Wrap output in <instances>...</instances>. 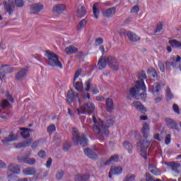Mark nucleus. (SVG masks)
<instances>
[{"instance_id":"obj_1","label":"nucleus","mask_w":181,"mask_h":181,"mask_svg":"<svg viewBox=\"0 0 181 181\" xmlns=\"http://www.w3.org/2000/svg\"><path fill=\"white\" fill-rule=\"evenodd\" d=\"M93 121L95 125L93 126V131L96 134V135H101L102 136H110V131L108 130L110 127L114 125L115 119L112 116H107L105 118V122H103L101 119H97L95 115H93Z\"/></svg>"},{"instance_id":"obj_2","label":"nucleus","mask_w":181,"mask_h":181,"mask_svg":"<svg viewBox=\"0 0 181 181\" xmlns=\"http://www.w3.org/2000/svg\"><path fill=\"white\" fill-rule=\"evenodd\" d=\"M137 78H139V81H136L135 86L130 88V95L136 100H139V98H137L138 95L141 100H145L146 98V86H145L144 80L148 78V76H146L145 71H141L138 74Z\"/></svg>"},{"instance_id":"obj_3","label":"nucleus","mask_w":181,"mask_h":181,"mask_svg":"<svg viewBox=\"0 0 181 181\" xmlns=\"http://www.w3.org/2000/svg\"><path fill=\"white\" fill-rule=\"evenodd\" d=\"M45 57H47V62L51 67H59V69H63V64H62V62L59 59V55L53 53L50 50H46Z\"/></svg>"},{"instance_id":"obj_4","label":"nucleus","mask_w":181,"mask_h":181,"mask_svg":"<svg viewBox=\"0 0 181 181\" xmlns=\"http://www.w3.org/2000/svg\"><path fill=\"white\" fill-rule=\"evenodd\" d=\"M73 132V141L74 144H80L81 146H86L87 144H88V139L86 137L85 134H82L81 136L78 135V132L76 128L72 129Z\"/></svg>"},{"instance_id":"obj_5","label":"nucleus","mask_w":181,"mask_h":181,"mask_svg":"<svg viewBox=\"0 0 181 181\" xmlns=\"http://www.w3.org/2000/svg\"><path fill=\"white\" fill-rule=\"evenodd\" d=\"M95 110V105L94 103L89 102L83 104L80 108L77 109L78 115H81V114H93Z\"/></svg>"},{"instance_id":"obj_6","label":"nucleus","mask_w":181,"mask_h":181,"mask_svg":"<svg viewBox=\"0 0 181 181\" xmlns=\"http://www.w3.org/2000/svg\"><path fill=\"white\" fill-rule=\"evenodd\" d=\"M151 146V142L146 140L140 141L137 143V149L140 151L141 156L145 160L148 159V153L146 150Z\"/></svg>"},{"instance_id":"obj_7","label":"nucleus","mask_w":181,"mask_h":181,"mask_svg":"<svg viewBox=\"0 0 181 181\" xmlns=\"http://www.w3.org/2000/svg\"><path fill=\"white\" fill-rule=\"evenodd\" d=\"M66 98L69 104H73L74 101H78L79 104H81V100H80L78 93L74 92L73 90L68 91Z\"/></svg>"},{"instance_id":"obj_8","label":"nucleus","mask_w":181,"mask_h":181,"mask_svg":"<svg viewBox=\"0 0 181 181\" xmlns=\"http://www.w3.org/2000/svg\"><path fill=\"white\" fill-rule=\"evenodd\" d=\"M8 179H12V177L16 178V177H13V175H19L21 173V168L19 165L13 163L8 165Z\"/></svg>"},{"instance_id":"obj_9","label":"nucleus","mask_w":181,"mask_h":181,"mask_svg":"<svg viewBox=\"0 0 181 181\" xmlns=\"http://www.w3.org/2000/svg\"><path fill=\"white\" fill-rule=\"evenodd\" d=\"M107 63L112 70H119V64L118 59L114 56H108L107 57Z\"/></svg>"},{"instance_id":"obj_10","label":"nucleus","mask_w":181,"mask_h":181,"mask_svg":"<svg viewBox=\"0 0 181 181\" xmlns=\"http://www.w3.org/2000/svg\"><path fill=\"white\" fill-rule=\"evenodd\" d=\"M165 122L166 127L169 128L170 129H175V131H180V129H179V126H177V122L175 121V119L172 118L166 117L165 118Z\"/></svg>"},{"instance_id":"obj_11","label":"nucleus","mask_w":181,"mask_h":181,"mask_svg":"<svg viewBox=\"0 0 181 181\" xmlns=\"http://www.w3.org/2000/svg\"><path fill=\"white\" fill-rule=\"evenodd\" d=\"M66 10L67 6H66V4H58L54 6L52 8V12L54 13H57V15H62V13H63V12H65V11Z\"/></svg>"},{"instance_id":"obj_12","label":"nucleus","mask_w":181,"mask_h":181,"mask_svg":"<svg viewBox=\"0 0 181 181\" xmlns=\"http://www.w3.org/2000/svg\"><path fill=\"white\" fill-rule=\"evenodd\" d=\"M18 160L21 163H26L27 165H35L36 163V159L28 157H18Z\"/></svg>"},{"instance_id":"obj_13","label":"nucleus","mask_w":181,"mask_h":181,"mask_svg":"<svg viewBox=\"0 0 181 181\" xmlns=\"http://www.w3.org/2000/svg\"><path fill=\"white\" fill-rule=\"evenodd\" d=\"M27 74H28V69L23 68L16 74V79L18 81H21V80H23L25 77H26Z\"/></svg>"},{"instance_id":"obj_14","label":"nucleus","mask_w":181,"mask_h":181,"mask_svg":"<svg viewBox=\"0 0 181 181\" xmlns=\"http://www.w3.org/2000/svg\"><path fill=\"white\" fill-rule=\"evenodd\" d=\"M115 12H117V8L115 7H112L103 11L102 13L105 18H111L115 15Z\"/></svg>"},{"instance_id":"obj_15","label":"nucleus","mask_w":181,"mask_h":181,"mask_svg":"<svg viewBox=\"0 0 181 181\" xmlns=\"http://www.w3.org/2000/svg\"><path fill=\"white\" fill-rule=\"evenodd\" d=\"M122 173V168L121 167H114L110 169L109 172L110 179H112V175H121Z\"/></svg>"},{"instance_id":"obj_16","label":"nucleus","mask_w":181,"mask_h":181,"mask_svg":"<svg viewBox=\"0 0 181 181\" xmlns=\"http://www.w3.org/2000/svg\"><path fill=\"white\" fill-rule=\"evenodd\" d=\"M20 130L21 131V135L24 139H27V138H29V136H30V132H33V129H26L24 127L20 128Z\"/></svg>"},{"instance_id":"obj_17","label":"nucleus","mask_w":181,"mask_h":181,"mask_svg":"<svg viewBox=\"0 0 181 181\" xmlns=\"http://www.w3.org/2000/svg\"><path fill=\"white\" fill-rule=\"evenodd\" d=\"M84 153L85 155H86V156H88V158H90V159H97L98 158V156L97 155V153H95L94 151H93V150L86 148L84 150Z\"/></svg>"},{"instance_id":"obj_18","label":"nucleus","mask_w":181,"mask_h":181,"mask_svg":"<svg viewBox=\"0 0 181 181\" xmlns=\"http://www.w3.org/2000/svg\"><path fill=\"white\" fill-rule=\"evenodd\" d=\"M133 105L135 107V109L138 110V111H140L141 114H145L146 112V108H145V107L142 105V103L141 102H134Z\"/></svg>"},{"instance_id":"obj_19","label":"nucleus","mask_w":181,"mask_h":181,"mask_svg":"<svg viewBox=\"0 0 181 181\" xmlns=\"http://www.w3.org/2000/svg\"><path fill=\"white\" fill-rule=\"evenodd\" d=\"M114 110V101L112 99L108 98L106 99V111L107 112H112Z\"/></svg>"},{"instance_id":"obj_20","label":"nucleus","mask_w":181,"mask_h":181,"mask_svg":"<svg viewBox=\"0 0 181 181\" xmlns=\"http://www.w3.org/2000/svg\"><path fill=\"white\" fill-rule=\"evenodd\" d=\"M13 141H16V136L15 134H11L8 137L1 140L4 145H9V142H13Z\"/></svg>"},{"instance_id":"obj_21","label":"nucleus","mask_w":181,"mask_h":181,"mask_svg":"<svg viewBox=\"0 0 181 181\" xmlns=\"http://www.w3.org/2000/svg\"><path fill=\"white\" fill-rule=\"evenodd\" d=\"M98 66H99V70H104L107 66V58L102 57L98 62Z\"/></svg>"},{"instance_id":"obj_22","label":"nucleus","mask_w":181,"mask_h":181,"mask_svg":"<svg viewBox=\"0 0 181 181\" xmlns=\"http://www.w3.org/2000/svg\"><path fill=\"white\" fill-rule=\"evenodd\" d=\"M141 133L144 138H145V139H147L148 136H149V124H148V123H144L143 124Z\"/></svg>"},{"instance_id":"obj_23","label":"nucleus","mask_w":181,"mask_h":181,"mask_svg":"<svg viewBox=\"0 0 181 181\" xmlns=\"http://www.w3.org/2000/svg\"><path fill=\"white\" fill-rule=\"evenodd\" d=\"M86 13L87 11H86V7L83 5L79 6L76 13L78 18H84Z\"/></svg>"},{"instance_id":"obj_24","label":"nucleus","mask_w":181,"mask_h":181,"mask_svg":"<svg viewBox=\"0 0 181 181\" xmlns=\"http://www.w3.org/2000/svg\"><path fill=\"white\" fill-rule=\"evenodd\" d=\"M23 173L25 176H33L36 174V169L35 168H26L23 170Z\"/></svg>"},{"instance_id":"obj_25","label":"nucleus","mask_w":181,"mask_h":181,"mask_svg":"<svg viewBox=\"0 0 181 181\" xmlns=\"http://www.w3.org/2000/svg\"><path fill=\"white\" fill-rule=\"evenodd\" d=\"M148 170L151 172V173L155 175V176H160V171L158 169H157V168L155 167V165L149 164Z\"/></svg>"},{"instance_id":"obj_26","label":"nucleus","mask_w":181,"mask_h":181,"mask_svg":"<svg viewBox=\"0 0 181 181\" xmlns=\"http://www.w3.org/2000/svg\"><path fill=\"white\" fill-rule=\"evenodd\" d=\"M127 36L129 37V40H131V42H138V40H139V37L138 35H136V34L129 31L127 33Z\"/></svg>"},{"instance_id":"obj_27","label":"nucleus","mask_w":181,"mask_h":181,"mask_svg":"<svg viewBox=\"0 0 181 181\" xmlns=\"http://www.w3.org/2000/svg\"><path fill=\"white\" fill-rule=\"evenodd\" d=\"M118 160H119V156L114 155V156H111L110 158L105 163V165L108 166L114 162H118Z\"/></svg>"},{"instance_id":"obj_28","label":"nucleus","mask_w":181,"mask_h":181,"mask_svg":"<svg viewBox=\"0 0 181 181\" xmlns=\"http://www.w3.org/2000/svg\"><path fill=\"white\" fill-rule=\"evenodd\" d=\"M77 52H78V49L74 45H70L65 49L66 54H73L74 53H77Z\"/></svg>"},{"instance_id":"obj_29","label":"nucleus","mask_w":181,"mask_h":181,"mask_svg":"<svg viewBox=\"0 0 181 181\" xmlns=\"http://www.w3.org/2000/svg\"><path fill=\"white\" fill-rule=\"evenodd\" d=\"M30 9L32 12H34V13L40 12V11L43 9V4H33L30 7Z\"/></svg>"},{"instance_id":"obj_30","label":"nucleus","mask_w":181,"mask_h":181,"mask_svg":"<svg viewBox=\"0 0 181 181\" xmlns=\"http://www.w3.org/2000/svg\"><path fill=\"white\" fill-rule=\"evenodd\" d=\"M122 145L124 148H125L127 151H128L129 153L130 154L132 153L133 149H134V146H132V144L129 143V141H124L122 143Z\"/></svg>"},{"instance_id":"obj_31","label":"nucleus","mask_w":181,"mask_h":181,"mask_svg":"<svg viewBox=\"0 0 181 181\" xmlns=\"http://www.w3.org/2000/svg\"><path fill=\"white\" fill-rule=\"evenodd\" d=\"M88 179H90V175H88L78 174L75 176L76 181H87Z\"/></svg>"},{"instance_id":"obj_32","label":"nucleus","mask_w":181,"mask_h":181,"mask_svg":"<svg viewBox=\"0 0 181 181\" xmlns=\"http://www.w3.org/2000/svg\"><path fill=\"white\" fill-rule=\"evenodd\" d=\"M74 87L76 91L81 93L83 91V82L81 81L77 82L74 81Z\"/></svg>"},{"instance_id":"obj_33","label":"nucleus","mask_w":181,"mask_h":181,"mask_svg":"<svg viewBox=\"0 0 181 181\" xmlns=\"http://www.w3.org/2000/svg\"><path fill=\"white\" fill-rule=\"evenodd\" d=\"M86 25H87V21H86V19L81 20L76 27V30L78 32L83 30V29H84V28H86Z\"/></svg>"},{"instance_id":"obj_34","label":"nucleus","mask_w":181,"mask_h":181,"mask_svg":"<svg viewBox=\"0 0 181 181\" xmlns=\"http://www.w3.org/2000/svg\"><path fill=\"white\" fill-rule=\"evenodd\" d=\"M0 70H3L4 73L6 74H9V73H12L13 70L9 65H2L0 66Z\"/></svg>"},{"instance_id":"obj_35","label":"nucleus","mask_w":181,"mask_h":181,"mask_svg":"<svg viewBox=\"0 0 181 181\" xmlns=\"http://www.w3.org/2000/svg\"><path fill=\"white\" fill-rule=\"evenodd\" d=\"M32 139H30L28 141H24L22 143H19L16 145L17 149H21V148H26L28 146H30V144H32Z\"/></svg>"},{"instance_id":"obj_36","label":"nucleus","mask_w":181,"mask_h":181,"mask_svg":"<svg viewBox=\"0 0 181 181\" xmlns=\"http://www.w3.org/2000/svg\"><path fill=\"white\" fill-rule=\"evenodd\" d=\"M97 6H98V4H97V3H95L93 6V16L95 19H98L99 15H100V10L98 9V8Z\"/></svg>"},{"instance_id":"obj_37","label":"nucleus","mask_w":181,"mask_h":181,"mask_svg":"<svg viewBox=\"0 0 181 181\" xmlns=\"http://www.w3.org/2000/svg\"><path fill=\"white\" fill-rule=\"evenodd\" d=\"M4 5L6 12L8 13V15H11L13 13V8L15 6L9 3H6Z\"/></svg>"},{"instance_id":"obj_38","label":"nucleus","mask_w":181,"mask_h":181,"mask_svg":"<svg viewBox=\"0 0 181 181\" xmlns=\"http://www.w3.org/2000/svg\"><path fill=\"white\" fill-rule=\"evenodd\" d=\"M148 74L151 77H153V78H158V72L156 71V69L151 68L148 70Z\"/></svg>"},{"instance_id":"obj_39","label":"nucleus","mask_w":181,"mask_h":181,"mask_svg":"<svg viewBox=\"0 0 181 181\" xmlns=\"http://www.w3.org/2000/svg\"><path fill=\"white\" fill-rule=\"evenodd\" d=\"M168 166L171 168L172 170L176 172L179 168V164L176 162H170L168 163Z\"/></svg>"},{"instance_id":"obj_40","label":"nucleus","mask_w":181,"mask_h":181,"mask_svg":"<svg viewBox=\"0 0 181 181\" xmlns=\"http://www.w3.org/2000/svg\"><path fill=\"white\" fill-rule=\"evenodd\" d=\"M2 110H6V108H11V103L7 100H3L1 105Z\"/></svg>"},{"instance_id":"obj_41","label":"nucleus","mask_w":181,"mask_h":181,"mask_svg":"<svg viewBox=\"0 0 181 181\" xmlns=\"http://www.w3.org/2000/svg\"><path fill=\"white\" fill-rule=\"evenodd\" d=\"M166 98L168 101L172 100L173 98V93L170 91V88L169 87L166 89Z\"/></svg>"},{"instance_id":"obj_42","label":"nucleus","mask_w":181,"mask_h":181,"mask_svg":"<svg viewBox=\"0 0 181 181\" xmlns=\"http://www.w3.org/2000/svg\"><path fill=\"white\" fill-rule=\"evenodd\" d=\"M47 131L48 134H53L56 132V126L54 124H50L47 128Z\"/></svg>"},{"instance_id":"obj_43","label":"nucleus","mask_w":181,"mask_h":181,"mask_svg":"<svg viewBox=\"0 0 181 181\" xmlns=\"http://www.w3.org/2000/svg\"><path fill=\"white\" fill-rule=\"evenodd\" d=\"M153 91L154 93H159L160 91V84L159 83H156L153 86Z\"/></svg>"},{"instance_id":"obj_44","label":"nucleus","mask_w":181,"mask_h":181,"mask_svg":"<svg viewBox=\"0 0 181 181\" xmlns=\"http://www.w3.org/2000/svg\"><path fill=\"white\" fill-rule=\"evenodd\" d=\"M81 73H83V69H78L76 70L74 77V81H76V80H77V78L81 76Z\"/></svg>"},{"instance_id":"obj_45","label":"nucleus","mask_w":181,"mask_h":181,"mask_svg":"<svg viewBox=\"0 0 181 181\" xmlns=\"http://www.w3.org/2000/svg\"><path fill=\"white\" fill-rule=\"evenodd\" d=\"M104 43V39L101 37H98L95 40V46H101Z\"/></svg>"},{"instance_id":"obj_46","label":"nucleus","mask_w":181,"mask_h":181,"mask_svg":"<svg viewBox=\"0 0 181 181\" xmlns=\"http://www.w3.org/2000/svg\"><path fill=\"white\" fill-rule=\"evenodd\" d=\"M158 67L162 73H165V64L162 61L158 62Z\"/></svg>"},{"instance_id":"obj_47","label":"nucleus","mask_w":181,"mask_h":181,"mask_svg":"<svg viewBox=\"0 0 181 181\" xmlns=\"http://www.w3.org/2000/svg\"><path fill=\"white\" fill-rule=\"evenodd\" d=\"M85 86L86 88L85 89V91L88 93L90 91V88H91V79H89L88 81L85 83Z\"/></svg>"},{"instance_id":"obj_48","label":"nucleus","mask_w":181,"mask_h":181,"mask_svg":"<svg viewBox=\"0 0 181 181\" xmlns=\"http://www.w3.org/2000/svg\"><path fill=\"white\" fill-rule=\"evenodd\" d=\"M162 29H163V23H160L156 27L155 33H158L160 32V30H162Z\"/></svg>"},{"instance_id":"obj_49","label":"nucleus","mask_w":181,"mask_h":181,"mask_svg":"<svg viewBox=\"0 0 181 181\" xmlns=\"http://www.w3.org/2000/svg\"><path fill=\"white\" fill-rule=\"evenodd\" d=\"M135 180V175H128L126 176L123 181H134Z\"/></svg>"},{"instance_id":"obj_50","label":"nucleus","mask_w":181,"mask_h":181,"mask_svg":"<svg viewBox=\"0 0 181 181\" xmlns=\"http://www.w3.org/2000/svg\"><path fill=\"white\" fill-rule=\"evenodd\" d=\"M15 4L18 8H23V5H25V4L23 3V0H15Z\"/></svg>"},{"instance_id":"obj_51","label":"nucleus","mask_w":181,"mask_h":181,"mask_svg":"<svg viewBox=\"0 0 181 181\" xmlns=\"http://www.w3.org/2000/svg\"><path fill=\"white\" fill-rule=\"evenodd\" d=\"M92 93L94 95L100 93V90H98V88H97V85H92Z\"/></svg>"},{"instance_id":"obj_52","label":"nucleus","mask_w":181,"mask_h":181,"mask_svg":"<svg viewBox=\"0 0 181 181\" xmlns=\"http://www.w3.org/2000/svg\"><path fill=\"white\" fill-rule=\"evenodd\" d=\"M64 175V172L63 170H61L58 172L56 175V177L58 180H60L63 178V176Z\"/></svg>"},{"instance_id":"obj_53","label":"nucleus","mask_w":181,"mask_h":181,"mask_svg":"<svg viewBox=\"0 0 181 181\" xmlns=\"http://www.w3.org/2000/svg\"><path fill=\"white\" fill-rule=\"evenodd\" d=\"M131 13H138L139 12V6L138 5L134 6L130 11Z\"/></svg>"},{"instance_id":"obj_54","label":"nucleus","mask_w":181,"mask_h":181,"mask_svg":"<svg viewBox=\"0 0 181 181\" xmlns=\"http://www.w3.org/2000/svg\"><path fill=\"white\" fill-rule=\"evenodd\" d=\"M70 148H71V144L70 143L66 142L64 144V152H67Z\"/></svg>"},{"instance_id":"obj_55","label":"nucleus","mask_w":181,"mask_h":181,"mask_svg":"<svg viewBox=\"0 0 181 181\" xmlns=\"http://www.w3.org/2000/svg\"><path fill=\"white\" fill-rule=\"evenodd\" d=\"M173 111L175 112V114H180V110L179 109V106L177 104H173Z\"/></svg>"},{"instance_id":"obj_56","label":"nucleus","mask_w":181,"mask_h":181,"mask_svg":"<svg viewBox=\"0 0 181 181\" xmlns=\"http://www.w3.org/2000/svg\"><path fill=\"white\" fill-rule=\"evenodd\" d=\"M171 141H172V137H171L170 134H167L165 136V145H169V144H170Z\"/></svg>"},{"instance_id":"obj_57","label":"nucleus","mask_w":181,"mask_h":181,"mask_svg":"<svg viewBox=\"0 0 181 181\" xmlns=\"http://www.w3.org/2000/svg\"><path fill=\"white\" fill-rule=\"evenodd\" d=\"M39 158H42V159L46 158V151L41 150L37 153Z\"/></svg>"},{"instance_id":"obj_58","label":"nucleus","mask_w":181,"mask_h":181,"mask_svg":"<svg viewBox=\"0 0 181 181\" xmlns=\"http://www.w3.org/2000/svg\"><path fill=\"white\" fill-rule=\"evenodd\" d=\"M40 141H35L33 144L31 145V147L33 148V149H35V148H37V146H39V144H40Z\"/></svg>"},{"instance_id":"obj_59","label":"nucleus","mask_w":181,"mask_h":181,"mask_svg":"<svg viewBox=\"0 0 181 181\" xmlns=\"http://www.w3.org/2000/svg\"><path fill=\"white\" fill-rule=\"evenodd\" d=\"M81 97L83 100H90L91 98L90 93H83Z\"/></svg>"},{"instance_id":"obj_60","label":"nucleus","mask_w":181,"mask_h":181,"mask_svg":"<svg viewBox=\"0 0 181 181\" xmlns=\"http://www.w3.org/2000/svg\"><path fill=\"white\" fill-rule=\"evenodd\" d=\"M146 181H155L152 177H151V175L149 173H146Z\"/></svg>"},{"instance_id":"obj_61","label":"nucleus","mask_w":181,"mask_h":181,"mask_svg":"<svg viewBox=\"0 0 181 181\" xmlns=\"http://www.w3.org/2000/svg\"><path fill=\"white\" fill-rule=\"evenodd\" d=\"M166 69H169V66H173V67H175V63H171L169 61H167L165 62Z\"/></svg>"},{"instance_id":"obj_62","label":"nucleus","mask_w":181,"mask_h":181,"mask_svg":"<svg viewBox=\"0 0 181 181\" xmlns=\"http://www.w3.org/2000/svg\"><path fill=\"white\" fill-rule=\"evenodd\" d=\"M52 158H49L47 161L46 167L50 168V166H52Z\"/></svg>"},{"instance_id":"obj_63","label":"nucleus","mask_w":181,"mask_h":181,"mask_svg":"<svg viewBox=\"0 0 181 181\" xmlns=\"http://www.w3.org/2000/svg\"><path fill=\"white\" fill-rule=\"evenodd\" d=\"M6 97L8 100H10L11 103H12L13 104L15 103V101L13 100V98L11 95V94H7Z\"/></svg>"},{"instance_id":"obj_64","label":"nucleus","mask_w":181,"mask_h":181,"mask_svg":"<svg viewBox=\"0 0 181 181\" xmlns=\"http://www.w3.org/2000/svg\"><path fill=\"white\" fill-rule=\"evenodd\" d=\"M5 168H6V164L5 162L0 160V169H4Z\"/></svg>"}]
</instances>
